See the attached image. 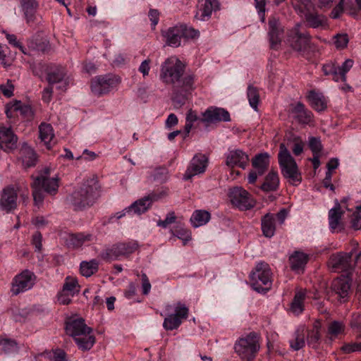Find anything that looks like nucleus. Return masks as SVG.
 <instances>
[{
	"mask_svg": "<svg viewBox=\"0 0 361 361\" xmlns=\"http://www.w3.org/2000/svg\"><path fill=\"white\" fill-rule=\"evenodd\" d=\"M159 76L164 83L171 86L172 99L179 104H183L186 95L195 88V75L185 73L184 64L176 58L171 57L164 61Z\"/></svg>",
	"mask_w": 361,
	"mask_h": 361,
	"instance_id": "obj_1",
	"label": "nucleus"
},
{
	"mask_svg": "<svg viewBox=\"0 0 361 361\" xmlns=\"http://www.w3.org/2000/svg\"><path fill=\"white\" fill-rule=\"evenodd\" d=\"M98 182L94 178L86 180L68 197L75 210L91 207L99 197Z\"/></svg>",
	"mask_w": 361,
	"mask_h": 361,
	"instance_id": "obj_2",
	"label": "nucleus"
},
{
	"mask_svg": "<svg viewBox=\"0 0 361 361\" xmlns=\"http://www.w3.org/2000/svg\"><path fill=\"white\" fill-rule=\"evenodd\" d=\"M278 160L281 174L285 178L288 179L292 184L302 181L297 163L284 143L280 144Z\"/></svg>",
	"mask_w": 361,
	"mask_h": 361,
	"instance_id": "obj_3",
	"label": "nucleus"
},
{
	"mask_svg": "<svg viewBox=\"0 0 361 361\" xmlns=\"http://www.w3.org/2000/svg\"><path fill=\"white\" fill-rule=\"evenodd\" d=\"M251 285L258 293H266L272 285V272L269 265L264 262H259L250 273Z\"/></svg>",
	"mask_w": 361,
	"mask_h": 361,
	"instance_id": "obj_4",
	"label": "nucleus"
},
{
	"mask_svg": "<svg viewBox=\"0 0 361 361\" xmlns=\"http://www.w3.org/2000/svg\"><path fill=\"white\" fill-rule=\"evenodd\" d=\"M138 249L136 241L120 242L105 248L100 254V257L111 262L121 258H127Z\"/></svg>",
	"mask_w": 361,
	"mask_h": 361,
	"instance_id": "obj_5",
	"label": "nucleus"
},
{
	"mask_svg": "<svg viewBox=\"0 0 361 361\" xmlns=\"http://www.w3.org/2000/svg\"><path fill=\"white\" fill-rule=\"evenodd\" d=\"M260 348L259 337L255 332L240 338L234 345L235 353L243 360L253 359Z\"/></svg>",
	"mask_w": 361,
	"mask_h": 361,
	"instance_id": "obj_6",
	"label": "nucleus"
},
{
	"mask_svg": "<svg viewBox=\"0 0 361 361\" xmlns=\"http://www.w3.org/2000/svg\"><path fill=\"white\" fill-rule=\"evenodd\" d=\"M311 36L308 32L300 31V24L298 23L288 33L287 43L295 51L301 55L310 47Z\"/></svg>",
	"mask_w": 361,
	"mask_h": 361,
	"instance_id": "obj_7",
	"label": "nucleus"
},
{
	"mask_svg": "<svg viewBox=\"0 0 361 361\" xmlns=\"http://www.w3.org/2000/svg\"><path fill=\"white\" fill-rule=\"evenodd\" d=\"M121 82V78L116 75H106L96 76L91 80V90L97 96L107 94Z\"/></svg>",
	"mask_w": 361,
	"mask_h": 361,
	"instance_id": "obj_8",
	"label": "nucleus"
},
{
	"mask_svg": "<svg viewBox=\"0 0 361 361\" xmlns=\"http://www.w3.org/2000/svg\"><path fill=\"white\" fill-rule=\"evenodd\" d=\"M353 252H337L330 256L327 264L331 271H350L355 263L352 262Z\"/></svg>",
	"mask_w": 361,
	"mask_h": 361,
	"instance_id": "obj_9",
	"label": "nucleus"
},
{
	"mask_svg": "<svg viewBox=\"0 0 361 361\" xmlns=\"http://www.w3.org/2000/svg\"><path fill=\"white\" fill-rule=\"evenodd\" d=\"M35 279L36 276L33 272L28 269L23 271L13 279L11 287L12 293L17 295L20 293L32 288L35 284Z\"/></svg>",
	"mask_w": 361,
	"mask_h": 361,
	"instance_id": "obj_10",
	"label": "nucleus"
},
{
	"mask_svg": "<svg viewBox=\"0 0 361 361\" xmlns=\"http://www.w3.org/2000/svg\"><path fill=\"white\" fill-rule=\"evenodd\" d=\"M20 3L26 23L30 27H36L42 19L37 11L38 2L36 0H20Z\"/></svg>",
	"mask_w": 361,
	"mask_h": 361,
	"instance_id": "obj_11",
	"label": "nucleus"
},
{
	"mask_svg": "<svg viewBox=\"0 0 361 361\" xmlns=\"http://www.w3.org/2000/svg\"><path fill=\"white\" fill-rule=\"evenodd\" d=\"M230 197L232 204L241 210L250 209L255 205V201L250 194L240 187L233 188L230 192Z\"/></svg>",
	"mask_w": 361,
	"mask_h": 361,
	"instance_id": "obj_12",
	"label": "nucleus"
},
{
	"mask_svg": "<svg viewBox=\"0 0 361 361\" xmlns=\"http://www.w3.org/2000/svg\"><path fill=\"white\" fill-rule=\"evenodd\" d=\"M174 312V314H171L164 319L163 326L167 331L178 329L182 321L188 318L189 310L184 304L178 302Z\"/></svg>",
	"mask_w": 361,
	"mask_h": 361,
	"instance_id": "obj_13",
	"label": "nucleus"
},
{
	"mask_svg": "<svg viewBox=\"0 0 361 361\" xmlns=\"http://www.w3.org/2000/svg\"><path fill=\"white\" fill-rule=\"evenodd\" d=\"M268 37L270 47L277 49L283 38L284 29L279 18L271 16L268 20Z\"/></svg>",
	"mask_w": 361,
	"mask_h": 361,
	"instance_id": "obj_14",
	"label": "nucleus"
},
{
	"mask_svg": "<svg viewBox=\"0 0 361 361\" xmlns=\"http://www.w3.org/2000/svg\"><path fill=\"white\" fill-rule=\"evenodd\" d=\"M202 115V118H200V121L207 124L231 121L228 111L223 108L216 106L209 107Z\"/></svg>",
	"mask_w": 361,
	"mask_h": 361,
	"instance_id": "obj_15",
	"label": "nucleus"
},
{
	"mask_svg": "<svg viewBox=\"0 0 361 361\" xmlns=\"http://www.w3.org/2000/svg\"><path fill=\"white\" fill-rule=\"evenodd\" d=\"M49 169H44V174L37 176L32 183V187H39L49 195L56 194L59 188V179L49 178Z\"/></svg>",
	"mask_w": 361,
	"mask_h": 361,
	"instance_id": "obj_16",
	"label": "nucleus"
},
{
	"mask_svg": "<svg viewBox=\"0 0 361 361\" xmlns=\"http://www.w3.org/2000/svg\"><path fill=\"white\" fill-rule=\"evenodd\" d=\"M207 163L208 158L206 155L202 154H195L184 174V178L188 180L195 175L204 173L207 166Z\"/></svg>",
	"mask_w": 361,
	"mask_h": 361,
	"instance_id": "obj_17",
	"label": "nucleus"
},
{
	"mask_svg": "<svg viewBox=\"0 0 361 361\" xmlns=\"http://www.w3.org/2000/svg\"><path fill=\"white\" fill-rule=\"evenodd\" d=\"M290 112L300 124L308 125L313 121V114L300 102L291 104Z\"/></svg>",
	"mask_w": 361,
	"mask_h": 361,
	"instance_id": "obj_18",
	"label": "nucleus"
},
{
	"mask_svg": "<svg viewBox=\"0 0 361 361\" xmlns=\"http://www.w3.org/2000/svg\"><path fill=\"white\" fill-rule=\"evenodd\" d=\"M66 331L67 334L75 338L91 334L92 329L86 325L82 318H78L66 322Z\"/></svg>",
	"mask_w": 361,
	"mask_h": 361,
	"instance_id": "obj_19",
	"label": "nucleus"
},
{
	"mask_svg": "<svg viewBox=\"0 0 361 361\" xmlns=\"http://www.w3.org/2000/svg\"><path fill=\"white\" fill-rule=\"evenodd\" d=\"M220 4L218 0H204L197 6L195 18L197 20L205 21L209 19L213 11L219 10Z\"/></svg>",
	"mask_w": 361,
	"mask_h": 361,
	"instance_id": "obj_20",
	"label": "nucleus"
},
{
	"mask_svg": "<svg viewBox=\"0 0 361 361\" xmlns=\"http://www.w3.org/2000/svg\"><path fill=\"white\" fill-rule=\"evenodd\" d=\"M18 137L10 128L0 127V147L5 152L16 149Z\"/></svg>",
	"mask_w": 361,
	"mask_h": 361,
	"instance_id": "obj_21",
	"label": "nucleus"
},
{
	"mask_svg": "<svg viewBox=\"0 0 361 361\" xmlns=\"http://www.w3.org/2000/svg\"><path fill=\"white\" fill-rule=\"evenodd\" d=\"M248 155L240 149L230 151L227 154L226 164L228 167L238 166L244 169L248 165Z\"/></svg>",
	"mask_w": 361,
	"mask_h": 361,
	"instance_id": "obj_22",
	"label": "nucleus"
},
{
	"mask_svg": "<svg viewBox=\"0 0 361 361\" xmlns=\"http://www.w3.org/2000/svg\"><path fill=\"white\" fill-rule=\"evenodd\" d=\"M17 192L13 188L4 189L0 199V209L7 212L16 209L17 206Z\"/></svg>",
	"mask_w": 361,
	"mask_h": 361,
	"instance_id": "obj_23",
	"label": "nucleus"
},
{
	"mask_svg": "<svg viewBox=\"0 0 361 361\" xmlns=\"http://www.w3.org/2000/svg\"><path fill=\"white\" fill-rule=\"evenodd\" d=\"M183 28L179 25H177L162 31V36L165 39L166 44L173 47H179L181 38H183Z\"/></svg>",
	"mask_w": 361,
	"mask_h": 361,
	"instance_id": "obj_24",
	"label": "nucleus"
},
{
	"mask_svg": "<svg viewBox=\"0 0 361 361\" xmlns=\"http://www.w3.org/2000/svg\"><path fill=\"white\" fill-rule=\"evenodd\" d=\"M92 240V235L90 233H68L64 238L66 245L72 249L79 248L86 242Z\"/></svg>",
	"mask_w": 361,
	"mask_h": 361,
	"instance_id": "obj_25",
	"label": "nucleus"
},
{
	"mask_svg": "<svg viewBox=\"0 0 361 361\" xmlns=\"http://www.w3.org/2000/svg\"><path fill=\"white\" fill-rule=\"evenodd\" d=\"M20 159L22 160L23 166L25 168H30L35 166L37 161V156L32 148L23 143L19 150Z\"/></svg>",
	"mask_w": 361,
	"mask_h": 361,
	"instance_id": "obj_26",
	"label": "nucleus"
},
{
	"mask_svg": "<svg viewBox=\"0 0 361 361\" xmlns=\"http://www.w3.org/2000/svg\"><path fill=\"white\" fill-rule=\"evenodd\" d=\"M307 98L310 106L317 111H324L327 108V101L322 93L310 90Z\"/></svg>",
	"mask_w": 361,
	"mask_h": 361,
	"instance_id": "obj_27",
	"label": "nucleus"
},
{
	"mask_svg": "<svg viewBox=\"0 0 361 361\" xmlns=\"http://www.w3.org/2000/svg\"><path fill=\"white\" fill-rule=\"evenodd\" d=\"M343 212L341 211V206L338 203L329 212V227L332 231L336 230H342L341 217Z\"/></svg>",
	"mask_w": 361,
	"mask_h": 361,
	"instance_id": "obj_28",
	"label": "nucleus"
},
{
	"mask_svg": "<svg viewBox=\"0 0 361 361\" xmlns=\"http://www.w3.org/2000/svg\"><path fill=\"white\" fill-rule=\"evenodd\" d=\"M66 75V73L65 68L62 66H56L50 69L47 72V80L49 83V85L51 86L56 83H64L66 86V82H64Z\"/></svg>",
	"mask_w": 361,
	"mask_h": 361,
	"instance_id": "obj_29",
	"label": "nucleus"
},
{
	"mask_svg": "<svg viewBox=\"0 0 361 361\" xmlns=\"http://www.w3.org/2000/svg\"><path fill=\"white\" fill-rule=\"evenodd\" d=\"M252 165L257 171L259 176H262L269 165V154L267 153L257 154L252 160Z\"/></svg>",
	"mask_w": 361,
	"mask_h": 361,
	"instance_id": "obj_30",
	"label": "nucleus"
},
{
	"mask_svg": "<svg viewBox=\"0 0 361 361\" xmlns=\"http://www.w3.org/2000/svg\"><path fill=\"white\" fill-rule=\"evenodd\" d=\"M40 140L44 143L48 149L51 148V142L54 137L53 128L51 124L42 123L39 126Z\"/></svg>",
	"mask_w": 361,
	"mask_h": 361,
	"instance_id": "obj_31",
	"label": "nucleus"
},
{
	"mask_svg": "<svg viewBox=\"0 0 361 361\" xmlns=\"http://www.w3.org/2000/svg\"><path fill=\"white\" fill-rule=\"evenodd\" d=\"M279 186V178L277 172L270 171L265 177L260 188L264 192H271L278 190Z\"/></svg>",
	"mask_w": 361,
	"mask_h": 361,
	"instance_id": "obj_32",
	"label": "nucleus"
},
{
	"mask_svg": "<svg viewBox=\"0 0 361 361\" xmlns=\"http://www.w3.org/2000/svg\"><path fill=\"white\" fill-rule=\"evenodd\" d=\"M350 284L347 279H336L333 281L332 289L342 299L348 296Z\"/></svg>",
	"mask_w": 361,
	"mask_h": 361,
	"instance_id": "obj_33",
	"label": "nucleus"
},
{
	"mask_svg": "<svg viewBox=\"0 0 361 361\" xmlns=\"http://www.w3.org/2000/svg\"><path fill=\"white\" fill-rule=\"evenodd\" d=\"M262 231L267 238H271L274 235L276 226L275 219L273 214H267L262 218Z\"/></svg>",
	"mask_w": 361,
	"mask_h": 361,
	"instance_id": "obj_34",
	"label": "nucleus"
},
{
	"mask_svg": "<svg viewBox=\"0 0 361 361\" xmlns=\"http://www.w3.org/2000/svg\"><path fill=\"white\" fill-rule=\"evenodd\" d=\"M290 268L293 271L302 269L308 261V256L299 251H295L289 258Z\"/></svg>",
	"mask_w": 361,
	"mask_h": 361,
	"instance_id": "obj_35",
	"label": "nucleus"
},
{
	"mask_svg": "<svg viewBox=\"0 0 361 361\" xmlns=\"http://www.w3.org/2000/svg\"><path fill=\"white\" fill-rule=\"evenodd\" d=\"M211 219L209 212L203 209L195 210L190 217V222L193 227L197 228L205 225Z\"/></svg>",
	"mask_w": 361,
	"mask_h": 361,
	"instance_id": "obj_36",
	"label": "nucleus"
},
{
	"mask_svg": "<svg viewBox=\"0 0 361 361\" xmlns=\"http://www.w3.org/2000/svg\"><path fill=\"white\" fill-rule=\"evenodd\" d=\"M305 18L310 27L317 28L326 24V18L324 16L315 12H310V10L304 13Z\"/></svg>",
	"mask_w": 361,
	"mask_h": 361,
	"instance_id": "obj_37",
	"label": "nucleus"
},
{
	"mask_svg": "<svg viewBox=\"0 0 361 361\" xmlns=\"http://www.w3.org/2000/svg\"><path fill=\"white\" fill-rule=\"evenodd\" d=\"M151 207L150 202L144 197L135 202L130 207L126 208L128 212H133L134 214L140 215L146 212Z\"/></svg>",
	"mask_w": 361,
	"mask_h": 361,
	"instance_id": "obj_38",
	"label": "nucleus"
},
{
	"mask_svg": "<svg viewBox=\"0 0 361 361\" xmlns=\"http://www.w3.org/2000/svg\"><path fill=\"white\" fill-rule=\"evenodd\" d=\"M320 339V325L318 322H316L314 324L313 328L307 332V342L308 345L313 348H317L319 344Z\"/></svg>",
	"mask_w": 361,
	"mask_h": 361,
	"instance_id": "obj_39",
	"label": "nucleus"
},
{
	"mask_svg": "<svg viewBox=\"0 0 361 361\" xmlns=\"http://www.w3.org/2000/svg\"><path fill=\"white\" fill-rule=\"evenodd\" d=\"M99 269V263L96 259H92L89 262L82 261L80 263V271L82 276L90 277L95 274Z\"/></svg>",
	"mask_w": 361,
	"mask_h": 361,
	"instance_id": "obj_40",
	"label": "nucleus"
},
{
	"mask_svg": "<svg viewBox=\"0 0 361 361\" xmlns=\"http://www.w3.org/2000/svg\"><path fill=\"white\" fill-rule=\"evenodd\" d=\"M78 348L82 350H88L92 348L95 343V337L91 334L73 338Z\"/></svg>",
	"mask_w": 361,
	"mask_h": 361,
	"instance_id": "obj_41",
	"label": "nucleus"
},
{
	"mask_svg": "<svg viewBox=\"0 0 361 361\" xmlns=\"http://www.w3.org/2000/svg\"><path fill=\"white\" fill-rule=\"evenodd\" d=\"M305 298V291L300 290L295 294L290 305V310L293 313L299 314L303 311V302Z\"/></svg>",
	"mask_w": 361,
	"mask_h": 361,
	"instance_id": "obj_42",
	"label": "nucleus"
},
{
	"mask_svg": "<svg viewBox=\"0 0 361 361\" xmlns=\"http://www.w3.org/2000/svg\"><path fill=\"white\" fill-rule=\"evenodd\" d=\"M0 347L5 354L13 353L18 351V347L16 341L13 339L0 336Z\"/></svg>",
	"mask_w": 361,
	"mask_h": 361,
	"instance_id": "obj_43",
	"label": "nucleus"
},
{
	"mask_svg": "<svg viewBox=\"0 0 361 361\" xmlns=\"http://www.w3.org/2000/svg\"><path fill=\"white\" fill-rule=\"evenodd\" d=\"M247 95L250 105L257 111L259 102V93L258 89L252 85H249L247 87Z\"/></svg>",
	"mask_w": 361,
	"mask_h": 361,
	"instance_id": "obj_44",
	"label": "nucleus"
},
{
	"mask_svg": "<svg viewBox=\"0 0 361 361\" xmlns=\"http://www.w3.org/2000/svg\"><path fill=\"white\" fill-rule=\"evenodd\" d=\"M345 331V325L343 322L338 321H333L329 323L328 326V334L331 338L337 337L339 334Z\"/></svg>",
	"mask_w": 361,
	"mask_h": 361,
	"instance_id": "obj_45",
	"label": "nucleus"
},
{
	"mask_svg": "<svg viewBox=\"0 0 361 361\" xmlns=\"http://www.w3.org/2000/svg\"><path fill=\"white\" fill-rule=\"evenodd\" d=\"M305 337L303 331H296L294 334V339L290 341V347L295 350L302 348L305 345Z\"/></svg>",
	"mask_w": 361,
	"mask_h": 361,
	"instance_id": "obj_46",
	"label": "nucleus"
},
{
	"mask_svg": "<svg viewBox=\"0 0 361 361\" xmlns=\"http://www.w3.org/2000/svg\"><path fill=\"white\" fill-rule=\"evenodd\" d=\"M13 109L25 118H30L32 116L31 107L29 105L23 104L20 101L13 102Z\"/></svg>",
	"mask_w": 361,
	"mask_h": 361,
	"instance_id": "obj_47",
	"label": "nucleus"
},
{
	"mask_svg": "<svg viewBox=\"0 0 361 361\" xmlns=\"http://www.w3.org/2000/svg\"><path fill=\"white\" fill-rule=\"evenodd\" d=\"M171 233L174 236L183 241V245H185L192 238L191 232L183 227L177 226L174 230L171 231Z\"/></svg>",
	"mask_w": 361,
	"mask_h": 361,
	"instance_id": "obj_48",
	"label": "nucleus"
},
{
	"mask_svg": "<svg viewBox=\"0 0 361 361\" xmlns=\"http://www.w3.org/2000/svg\"><path fill=\"white\" fill-rule=\"evenodd\" d=\"M353 61L352 59H346L341 66H338V74L339 77V81L345 82H346V74L350 70L353 66Z\"/></svg>",
	"mask_w": 361,
	"mask_h": 361,
	"instance_id": "obj_49",
	"label": "nucleus"
},
{
	"mask_svg": "<svg viewBox=\"0 0 361 361\" xmlns=\"http://www.w3.org/2000/svg\"><path fill=\"white\" fill-rule=\"evenodd\" d=\"M169 194V190L166 188H162L157 190L152 191L147 195L145 196L147 199V201L150 202V204L154 202L159 201V200L166 197Z\"/></svg>",
	"mask_w": 361,
	"mask_h": 361,
	"instance_id": "obj_50",
	"label": "nucleus"
},
{
	"mask_svg": "<svg viewBox=\"0 0 361 361\" xmlns=\"http://www.w3.org/2000/svg\"><path fill=\"white\" fill-rule=\"evenodd\" d=\"M322 70L325 75H331L335 82H339L338 66L333 62L325 63Z\"/></svg>",
	"mask_w": 361,
	"mask_h": 361,
	"instance_id": "obj_51",
	"label": "nucleus"
},
{
	"mask_svg": "<svg viewBox=\"0 0 361 361\" xmlns=\"http://www.w3.org/2000/svg\"><path fill=\"white\" fill-rule=\"evenodd\" d=\"M290 1L294 8L301 13L310 10L312 6L310 0H290Z\"/></svg>",
	"mask_w": 361,
	"mask_h": 361,
	"instance_id": "obj_52",
	"label": "nucleus"
},
{
	"mask_svg": "<svg viewBox=\"0 0 361 361\" xmlns=\"http://www.w3.org/2000/svg\"><path fill=\"white\" fill-rule=\"evenodd\" d=\"M78 286V281L75 279L67 277L63 286V291H66L71 293V296H73L75 292V288Z\"/></svg>",
	"mask_w": 361,
	"mask_h": 361,
	"instance_id": "obj_53",
	"label": "nucleus"
},
{
	"mask_svg": "<svg viewBox=\"0 0 361 361\" xmlns=\"http://www.w3.org/2000/svg\"><path fill=\"white\" fill-rule=\"evenodd\" d=\"M350 223L355 230L361 229V209H359V206L356 207V211L352 214Z\"/></svg>",
	"mask_w": 361,
	"mask_h": 361,
	"instance_id": "obj_54",
	"label": "nucleus"
},
{
	"mask_svg": "<svg viewBox=\"0 0 361 361\" xmlns=\"http://www.w3.org/2000/svg\"><path fill=\"white\" fill-rule=\"evenodd\" d=\"M334 44L337 49H344L347 47L349 39L347 34H337L334 37Z\"/></svg>",
	"mask_w": 361,
	"mask_h": 361,
	"instance_id": "obj_55",
	"label": "nucleus"
},
{
	"mask_svg": "<svg viewBox=\"0 0 361 361\" xmlns=\"http://www.w3.org/2000/svg\"><path fill=\"white\" fill-rule=\"evenodd\" d=\"M168 177V169L166 167H159L156 169L153 178L154 180L164 182Z\"/></svg>",
	"mask_w": 361,
	"mask_h": 361,
	"instance_id": "obj_56",
	"label": "nucleus"
},
{
	"mask_svg": "<svg viewBox=\"0 0 361 361\" xmlns=\"http://www.w3.org/2000/svg\"><path fill=\"white\" fill-rule=\"evenodd\" d=\"M309 146L313 154H319L322 149L321 141L317 137H313L310 138Z\"/></svg>",
	"mask_w": 361,
	"mask_h": 361,
	"instance_id": "obj_57",
	"label": "nucleus"
},
{
	"mask_svg": "<svg viewBox=\"0 0 361 361\" xmlns=\"http://www.w3.org/2000/svg\"><path fill=\"white\" fill-rule=\"evenodd\" d=\"M183 28V37L194 39L199 36V31L192 27H188L185 25H179Z\"/></svg>",
	"mask_w": 361,
	"mask_h": 361,
	"instance_id": "obj_58",
	"label": "nucleus"
},
{
	"mask_svg": "<svg viewBox=\"0 0 361 361\" xmlns=\"http://www.w3.org/2000/svg\"><path fill=\"white\" fill-rule=\"evenodd\" d=\"M14 86L11 80H8L6 85H0V90L6 97H11L13 94Z\"/></svg>",
	"mask_w": 361,
	"mask_h": 361,
	"instance_id": "obj_59",
	"label": "nucleus"
},
{
	"mask_svg": "<svg viewBox=\"0 0 361 361\" xmlns=\"http://www.w3.org/2000/svg\"><path fill=\"white\" fill-rule=\"evenodd\" d=\"M176 216L174 212H170L166 215L164 220H159L157 222V225L163 228H166L169 224H171L176 221Z\"/></svg>",
	"mask_w": 361,
	"mask_h": 361,
	"instance_id": "obj_60",
	"label": "nucleus"
},
{
	"mask_svg": "<svg viewBox=\"0 0 361 361\" xmlns=\"http://www.w3.org/2000/svg\"><path fill=\"white\" fill-rule=\"evenodd\" d=\"M42 235L40 232H35L32 235V243L35 247V251L41 252L42 249Z\"/></svg>",
	"mask_w": 361,
	"mask_h": 361,
	"instance_id": "obj_61",
	"label": "nucleus"
},
{
	"mask_svg": "<svg viewBox=\"0 0 361 361\" xmlns=\"http://www.w3.org/2000/svg\"><path fill=\"white\" fill-rule=\"evenodd\" d=\"M6 39L8 41L9 44L18 48L23 54H27V52L25 51V48L22 45V44L20 42H19L17 40V37L15 35L7 34Z\"/></svg>",
	"mask_w": 361,
	"mask_h": 361,
	"instance_id": "obj_62",
	"label": "nucleus"
},
{
	"mask_svg": "<svg viewBox=\"0 0 361 361\" xmlns=\"http://www.w3.org/2000/svg\"><path fill=\"white\" fill-rule=\"evenodd\" d=\"M33 188L32 195L35 204L39 205L44 200V195L42 192V188L39 187H32Z\"/></svg>",
	"mask_w": 361,
	"mask_h": 361,
	"instance_id": "obj_63",
	"label": "nucleus"
},
{
	"mask_svg": "<svg viewBox=\"0 0 361 361\" xmlns=\"http://www.w3.org/2000/svg\"><path fill=\"white\" fill-rule=\"evenodd\" d=\"M255 8L258 10L262 22L265 20V6L266 0H255Z\"/></svg>",
	"mask_w": 361,
	"mask_h": 361,
	"instance_id": "obj_64",
	"label": "nucleus"
}]
</instances>
